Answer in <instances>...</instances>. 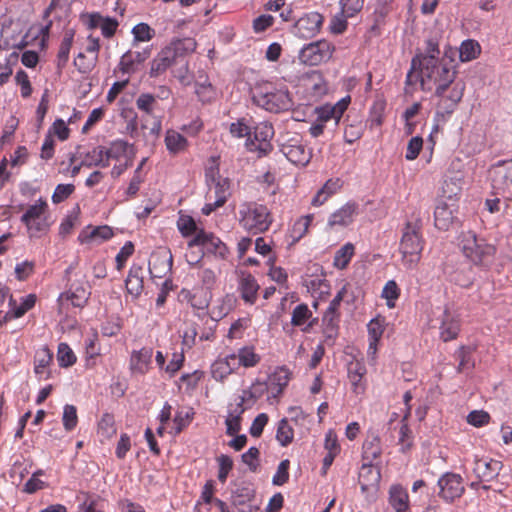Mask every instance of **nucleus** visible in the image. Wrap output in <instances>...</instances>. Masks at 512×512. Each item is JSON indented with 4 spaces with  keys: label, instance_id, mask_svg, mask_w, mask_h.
<instances>
[{
    "label": "nucleus",
    "instance_id": "f257e3e1",
    "mask_svg": "<svg viewBox=\"0 0 512 512\" xmlns=\"http://www.w3.org/2000/svg\"><path fill=\"white\" fill-rule=\"evenodd\" d=\"M422 70L421 89L423 91L435 90L439 98L437 114L450 115L461 101L465 86L456 82L457 68L452 56L446 51L440 60H427L419 65Z\"/></svg>",
    "mask_w": 512,
    "mask_h": 512
},
{
    "label": "nucleus",
    "instance_id": "f03ea898",
    "mask_svg": "<svg viewBox=\"0 0 512 512\" xmlns=\"http://www.w3.org/2000/svg\"><path fill=\"white\" fill-rule=\"evenodd\" d=\"M458 247L463 256L475 266L489 268L494 262L496 246L474 231H462L458 237Z\"/></svg>",
    "mask_w": 512,
    "mask_h": 512
},
{
    "label": "nucleus",
    "instance_id": "7ed1b4c3",
    "mask_svg": "<svg viewBox=\"0 0 512 512\" xmlns=\"http://www.w3.org/2000/svg\"><path fill=\"white\" fill-rule=\"evenodd\" d=\"M424 244L421 219L407 221L402 229L399 243V252L405 268L413 269L417 266L421 259Z\"/></svg>",
    "mask_w": 512,
    "mask_h": 512
},
{
    "label": "nucleus",
    "instance_id": "20e7f679",
    "mask_svg": "<svg viewBox=\"0 0 512 512\" xmlns=\"http://www.w3.org/2000/svg\"><path fill=\"white\" fill-rule=\"evenodd\" d=\"M251 93L253 103L269 112L279 113L292 105L287 88L278 87L272 82L257 83Z\"/></svg>",
    "mask_w": 512,
    "mask_h": 512
},
{
    "label": "nucleus",
    "instance_id": "39448f33",
    "mask_svg": "<svg viewBox=\"0 0 512 512\" xmlns=\"http://www.w3.org/2000/svg\"><path fill=\"white\" fill-rule=\"evenodd\" d=\"M238 221L245 231L255 235L268 231L274 219L266 205L248 201L240 204Z\"/></svg>",
    "mask_w": 512,
    "mask_h": 512
},
{
    "label": "nucleus",
    "instance_id": "423d86ee",
    "mask_svg": "<svg viewBox=\"0 0 512 512\" xmlns=\"http://www.w3.org/2000/svg\"><path fill=\"white\" fill-rule=\"evenodd\" d=\"M195 43L191 39L177 40L161 49L150 63L149 75L156 78L164 74L175 63L178 54L183 49L193 51Z\"/></svg>",
    "mask_w": 512,
    "mask_h": 512
},
{
    "label": "nucleus",
    "instance_id": "0eeeda50",
    "mask_svg": "<svg viewBox=\"0 0 512 512\" xmlns=\"http://www.w3.org/2000/svg\"><path fill=\"white\" fill-rule=\"evenodd\" d=\"M335 51L334 45L328 40L321 39L304 45L298 54L302 64L316 66L327 62Z\"/></svg>",
    "mask_w": 512,
    "mask_h": 512
},
{
    "label": "nucleus",
    "instance_id": "6e6552de",
    "mask_svg": "<svg viewBox=\"0 0 512 512\" xmlns=\"http://www.w3.org/2000/svg\"><path fill=\"white\" fill-rule=\"evenodd\" d=\"M252 135L246 141V147L250 152H256L258 157L267 156L272 150L271 139L274 136L273 126L262 122L252 127Z\"/></svg>",
    "mask_w": 512,
    "mask_h": 512
},
{
    "label": "nucleus",
    "instance_id": "1a4fd4ad",
    "mask_svg": "<svg viewBox=\"0 0 512 512\" xmlns=\"http://www.w3.org/2000/svg\"><path fill=\"white\" fill-rule=\"evenodd\" d=\"M207 185L206 203L202 208L204 215H210L212 212L222 207L230 195V180L228 178Z\"/></svg>",
    "mask_w": 512,
    "mask_h": 512
},
{
    "label": "nucleus",
    "instance_id": "9d476101",
    "mask_svg": "<svg viewBox=\"0 0 512 512\" xmlns=\"http://www.w3.org/2000/svg\"><path fill=\"white\" fill-rule=\"evenodd\" d=\"M48 210L46 200L40 198L35 204L30 205L21 217V222L25 224L31 235L47 230L48 225L45 222L44 215Z\"/></svg>",
    "mask_w": 512,
    "mask_h": 512
},
{
    "label": "nucleus",
    "instance_id": "9b49d317",
    "mask_svg": "<svg viewBox=\"0 0 512 512\" xmlns=\"http://www.w3.org/2000/svg\"><path fill=\"white\" fill-rule=\"evenodd\" d=\"M493 189L499 192L512 191V159L501 160L492 165L489 170Z\"/></svg>",
    "mask_w": 512,
    "mask_h": 512
},
{
    "label": "nucleus",
    "instance_id": "f8f14e48",
    "mask_svg": "<svg viewBox=\"0 0 512 512\" xmlns=\"http://www.w3.org/2000/svg\"><path fill=\"white\" fill-rule=\"evenodd\" d=\"M291 378L292 373L289 368L286 366L276 367L275 370L268 375L267 381H264L267 386L268 400L272 399L278 402Z\"/></svg>",
    "mask_w": 512,
    "mask_h": 512
},
{
    "label": "nucleus",
    "instance_id": "ddd939ff",
    "mask_svg": "<svg viewBox=\"0 0 512 512\" xmlns=\"http://www.w3.org/2000/svg\"><path fill=\"white\" fill-rule=\"evenodd\" d=\"M438 487L439 497L446 502H453L460 498L465 491L462 477L452 472L445 473L439 478Z\"/></svg>",
    "mask_w": 512,
    "mask_h": 512
},
{
    "label": "nucleus",
    "instance_id": "4468645a",
    "mask_svg": "<svg viewBox=\"0 0 512 512\" xmlns=\"http://www.w3.org/2000/svg\"><path fill=\"white\" fill-rule=\"evenodd\" d=\"M323 22L324 17L320 13H306L295 22L293 33L302 39L312 38L320 32Z\"/></svg>",
    "mask_w": 512,
    "mask_h": 512
},
{
    "label": "nucleus",
    "instance_id": "2eb2a0df",
    "mask_svg": "<svg viewBox=\"0 0 512 512\" xmlns=\"http://www.w3.org/2000/svg\"><path fill=\"white\" fill-rule=\"evenodd\" d=\"M281 152L291 163L299 166H306L312 158V150L297 138H291L283 143Z\"/></svg>",
    "mask_w": 512,
    "mask_h": 512
},
{
    "label": "nucleus",
    "instance_id": "dca6fc26",
    "mask_svg": "<svg viewBox=\"0 0 512 512\" xmlns=\"http://www.w3.org/2000/svg\"><path fill=\"white\" fill-rule=\"evenodd\" d=\"M201 246L209 253H213L221 258H225L228 254L226 245L213 233L200 229L197 234L188 242V247L193 248Z\"/></svg>",
    "mask_w": 512,
    "mask_h": 512
},
{
    "label": "nucleus",
    "instance_id": "f3484780",
    "mask_svg": "<svg viewBox=\"0 0 512 512\" xmlns=\"http://www.w3.org/2000/svg\"><path fill=\"white\" fill-rule=\"evenodd\" d=\"M501 469V462L493 459H475L473 473L477 482H472L471 487H476L480 482H489L496 478Z\"/></svg>",
    "mask_w": 512,
    "mask_h": 512
},
{
    "label": "nucleus",
    "instance_id": "a211bd4d",
    "mask_svg": "<svg viewBox=\"0 0 512 512\" xmlns=\"http://www.w3.org/2000/svg\"><path fill=\"white\" fill-rule=\"evenodd\" d=\"M350 102V96H346L335 104H324L317 107L315 109L317 120L325 124L333 119L337 125L345 111L348 109Z\"/></svg>",
    "mask_w": 512,
    "mask_h": 512
},
{
    "label": "nucleus",
    "instance_id": "6ab92c4d",
    "mask_svg": "<svg viewBox=\"0 0 512 512\" xmlns=\"http://www.w3.org/2000/svg\"><path fill=\"white\" fill-rule=\"evenodd\" d=\"M358 213L359 205L354 201H349L329 216L327 225L330 228L347 227L354 222Z\"/></svg>",
    "mask_w": 512,
    "mask_h": 512
},
{
    "label": "nucleus",
    "instance_id": "aec40b11",
    "mask_svg": "<svg viewBox=\"0 0 512 512\" xmlns=\"http://www.w3.org/2000/svg\"><path fill=\"white\" fill-rule=\"evenodd\" d=\"M461 322L457 315L446 308L440 318L439 334L444 342L455 340L460 332Z\"/></svg>",
    "mask_w": 512,
    "mask_h": 512
},
{
    "label": "nucleus",
    "instance_id": "412c9836",
    "mask_svg": "<svg viewBox=\"0 0 512 512\" xmlns=\"http://www.w3.org/2000/svg\"><path fill=\"white\" fill-rule=\"evenodd\" d=\"M266 393L267 386L264 381L255 379L248 388L241 391V394L236 399V403L248 410Z\"/></svg>",
    "mask_w": 512,
    "mask_h": 512
},
{
    "label": "nucleus",
    "instance_id": "4be33fe9",
    "mask_svg": "<svg viewBox=\"0 0 512 512\" xmlns=\"http://www.w3.org/2000/svg\"><path fill=\"white\" fill-rule=\"evenodd\" d=\"M153 349L143 347L133 350L129 360V369L132 375H145L151 368Z\"/></svg>",
    "mask_w": 512,
    "mask_h": 512
},
{
    "label": "nucleus",
    "instance_id": "5701e85b",
    "mask_svg": "<svg viewBox=\"0 0 512 512\" xmlns=\"http://www.w3.org/2000/svg\"><path fill=\"white\" fill-rule=\"evenodd\" d=\"M172 268V255L167 250L152 253L149 260V272L153 278L165 277Z\"/></svg>",
    "mask_w": 512,
    "mask_h": 512
},
{
    "label": "nucleus",
    "instance_id": "b1692460",
    "mask_svg": "<svg viewBox=\"0 0 512 512\" xmlns=\"http://www.w3.org/2000/svg\"><path fill=\"white\" fill-rule=\"evenodd\" d=\"M347 371L352 392L356 395L364 394L367 387L365 379L367 369L364 363L359 360L351 361L348 364Z\"/></svg>",
    "mask_w": 512,
    "mask_h": 512
},
{
    "label": "nucleus",
    "instance_id": "393cba45",
    "mask_svg": "<svg viewBox=\"0 0 512 512\" xmlns=\"http://www.w3.org/2000/svg\"><path fill=\"white\" fill-rule=\"evenodd\" d=\"M91 295L84 282L73 283L69 290L60 294V301H70L73 307L83 308Z\"/></svg>",
    "mask_w": 512,
    "mask_h": 512
},
{
    "label": "nucleus",
    "instance_id": "a878e982",
    "mask_svg": "<svg viewBox=\"0 0 512 512\" xmlns=\"http://www.w3.org/2000/svg\"><path fill=\"white\" fill-rule=\"evenodd\" d=\"M150 57V49L145 48L142 51L128 50L125 52L119 62V69L122 73H134L138 66L143 64Z\"/></svg>",
    "mask_w": 512,
    "mask_h": 512
},
{
    "label": "nucleus",
    "instance_id": "bb28decb",
    "mask_svg": "<svg viewBox=\"0 0 512 512\" xmlns=\"http://www.w3.org/2000/svg\"><path fill=\"white\" fill-rule=\"evenodd\" d=\"M317 318H313V313L307 304H298L291 313V325L294 327H302L305 333L316 324Z\"/></svg>",
    "mask_w": 512,
    "mask_h": 512
},
{
    "label": "nucleus",
    "instance_id": "cd10ccee",
    "mask_svg": "<svg viewBox=\"0 0 512 512\" xmlns=\"http://www.w3.org/2000/svg\"><path fill=\"white\" fill-rule=\"evenodd\" d=\"M52 361L53 353L47 346H43L36 351L34 357V373L39 380H47L51 377L49 367Z\"/></svg>",
    "mask_w": 512,
    "mask_h": 512
},
{
    "label": "nucleus",
    "instance_id": "c85d7f7f",
    "mask_svg": "<svg viewBox=\"0 0 512 512\" xmlns=\"http://www.w3.org/2000/svg\"><path fill=\"white\" fill-rule=\"evenodd\" d=\"M303 86L312 97H321L328 91L327 82L320 71H311L303 79Z\"/></svg>",
    "mask_w": 512,
    "mask_h": 512
},
{
    "label": "nucleus",
    "instance_id": "c756f323",
    "mask_svg": "<svg viewBox=\"0 0 512 512\" xmlns=\"http://www.w3.org/2000/svg\"><path fill=\"white\" fill-rule=\"evenodd\" d=\"M113 231L107 226H96L93 227L91 225L85 227L79 234L78 240L82 243H91V242H104L112 238Z\"/></svg>",
    "mask_w": 512,
    "mask_h": 512
},
{
    "label": "nucleus",
    "instance_id": "7c9ffc66",
    "mask_svg": "<svg viewBox=\"0 0 512 512\" xmlns=\"http://www.w3.org/2000/svg\"><path fill=\"white\" fill-rule=\"evenodd\" d=\"M260 286L255 277L250 273H243L239 279L238 290L241 298L248 304L252 305L257 300L258 290Z\"/></svg>",
    "mask_w": 512,
    "mask_h": 512
},
{
    "label": "nucleus",
    "instance_id": "2f4dec72",
    "mask_svg": "<svg viewBox=\"0 0 512 512\" xmlns=\"http://www.w3.org/2000/svg\"><path fill=\"white\" fill-rule=\"evenodd\" d=\"M143 268L140 265L133 264L128 272L125 286L127 293L133 298L141 295L144 289Z\"/></svg>",
    "mask_w": 512,
    "mask_h": 512
},
{
    "label": "nucleus",
    "instance_id": "473e14b6",
    "mask_svg": "<svg viewBox=\"0 0 512 512\" xmlns=\"http://www.w3.org/2000/svg\"><path fill=\"white\" fill-rule=\"evenodd\" d=\"M342 187V181L339 178L328 179L323 187L317 191L311 200V205L320 207L325 204L330 197L336 194Z\"/></svg>",
    "mask_w": 512,
    "mask_h": 512
},
{
    "label": "nucleus",
    "instance_id": "72a5a7b5",
    "mask_svg": "<svg viewBox=\"0 0 512 512\" xmlns=\"http://www.w3.org/2000/svg\"><path fill=\"white\" fill-rule=\"evenodd\" d=\"M246 409L242 406L235 404H230L228 407V415L225 419L226 425V434L229 436H234L238 434L241 430V422L242 416Z\"/></svg>",
    "mask_w": 512,
    "mask_h": 512
},
{
    "label": "nucleus",
    "instance_id": "f704fd0d",
    "mask_svg": "<svg viewBox=\"0 0 512 512\" xmlns=\"http://www.w3.org/2000/svg\"><path fill=\"white\" fill-rule=\"evenodd\" d=\"M454 220L451 207L444 201L437 203L434 210V225L437 229L447 231Z\"/></svg>",
    "mask_w": 512,
    "mask_h": 512
},
{
    "label": "nucleus",
    "instance_id": "c9c22d12",
    "mask_svg": "<svg viewBox=\"0 0 512 512\" xmlns=\"http://www.w3.org/2000/svg\"><path fill=\"white\" fill-rule=\"evenodd\" d=\"M165 146L170 154H179L188 148V140L178 131L169 129L165 133Z\"/></svg>",
    "mask_w": 512,
    "mask_h": 512
},
{
    "label": "nucleus",
    "instance_id": "e433bc0d",
    "mask_svg": "<svg viewBox=\"0 0 512 512\" xmlns=\"http://www.w3.org/2000/svg\"><path fill=\"white\" fill-rule=\"evenodd\" d=\"M422 81V70L419 68V61L412 59L411 68L406 75L404 92L412 96L420 87Z\"/></svg>",
    "mask_w": 512,
    "mask_h": 512
},
{
    "label": "nucleus",
    "instance_id": "4c0bfd02",
    "mask_svg": "<svg viewBox=\"0 0 512 512\" xmlns=\"http://www.w3.org/2000/svg\"><path fill=\"white\" fill-rule=\"evenodd\" d=\"M380 480V472L373 467L372 463H364L359 471V484L362 491L369 490L370 487L376 485Z\"/></svg>",
    "mask_w": 512,
    "mask_h": 512
},
{
    "label": "nucleus",
    "instance_id": "58836bf2",
    "mask_svg": "<svg viewBox=\"0 0 512 512\" xmlns=\"http://www.w3.org/2000/svg\"><path fill=\"white\" fill-rule=\"evenodd\" d=\"M74 41L73 30L65 32L57 53L56 65L59 70H62L69 61V54Z\"/></svg>",
    "mask_w": 512,
    "mask_h": 512
},
{
    "label": "nucleus",
    "instance_id": "ea45409f",
    "mask_svg": "<svg viewBox=\"0 0 512 512\" xmlns=\"http://www.w3.org/2000/svg\"><path fill=\"white\" fill-rule=\"evenodd\" d=\"M37 301V297L35 294H29L21 299L20 305L16 306V301L10 296L9 306H10V314L13 319H18L24 316L29 310H31Z\"/></svg>",
    "mask_w": 512,
    "mask_h": 512
},
{
    "label": "nucleus",
    "instance_id": "a19ab883",
    "mask_svg": "<svg viewBox=\"0 0 512 512\" xmlns=\"http://www.w3.org/2000/svg\"><path fill=\"white\" fill-rule=\"evenodd\" d=\"M236 355L238 357L237 363L244 368L256 367L261 361V356L256 353L255 347L252 345L239 348Z\"/></svg>",
    "mask_w": 512,
    "mask_h": 512
},
{
    "label": "nucleus",
    "instance_id": "79ce46f5",
    "mask_svg": "<svg viewBox=\"0 0 512 512\" xmlns=\"http://www.w3.org/2000/svg\"><path fill=\"white\" fill-rule=\"evenodd\" d=\"M363 452V460L372 463L378 457H380L382 453L381 448V440L378 436L368 437L362 446Z\"/></svg>",
    "mask_w": 512,
    "mask_h": 512
},
{
    "label": "nucleus",
    "instance_id": "37998d69",
    "mask_svg": "<svg viewBox=\"0 0 512 512\" xmlns=\"http://www.w3.org/2000/svg\"><path fill=\"white\" fill-rule=\"evenodd\" d=\"M473 349L470 346L462 345L455 351V357L459 360L457 372L463 373L474 368V359L472 357Z\"/></svg>",
    "mask_w": 512,
    "mask_h": 512
},
{
    "label": "nucleus",
    "instance_id": "c03bdc74",
    "mask_svg": "<svg viewBox=\"0 0 512 512\" xmlns=\"http://www.w3.org/2000/svg\"><path fill=\"white\" fill-rule=\"evenodd\" d=\"M389 503L394 510L408 508L409 495L402 486L394 485L389 491Z\"/></svg>",
    "mask_w": 512,
    "mask_h": 512
},
{
    "label": "nucleus",
    "instance_id": "a18cd8bd",
    "mask_svg": "<svg viewBox=\"0 0 512 512\" xmlns=\"http://www.w3.org/2000/svg\"><path fill=\"white\" fill-rule=\"evenodd\" d=\"M85 166H109V162L106 157V148L103 146H97L88 152L83 160Z\"/></svg>",
    "mask_w": 512,
    "mask_h": 512
},
{
    "label": "nucleus",
    "instance_id": "49530a36",
    "mask_svg": "<svg viewBox=\"0 0 512 512\" xmlns=\"http://www.w3.org/2000/svg\"><path fill=\"white\" fill-rule=\"evenodd\" d=\"M481 52L480 44L472 39L462 42L459 48V57L461 62H469L476 59Z\"/></svg>",
    "mask_w": 512,
    "mask_h": 512
},
{
    "label": "nucleus",
    "instance_id": "de8ad7c7",
    "mask_svg": "<svg viewBox=\"0 0 512 512\" xmlns=\"http://www.w3.org/2000/svg\"><path fill=\"white\" fill-rule=\"evenodd\" d=\"M276 439L283 447L291 444L294 439V429L286 418H283L278 422Z\"/></svg>",
    "mask_w": 512,
    "mask_h": 512
},
{
    "label": "nucleus",
    "instance_id": "09e8293b",
    "mask_svg": "<svg viewBox=\"0 0 512 512\" xmlns=\"http://www.w3.org/2000/svg\"><path fill=\"white\" fill-rule=\"evenodd\" d=\"M439 41L436 38H429L425 43V50L423 54L417 55L413 59L419 61V65L424 64L427 60H440Z\"/></svg>",
    "mask_w": 512,
    "mask_h": 512
},
{
    "label": "nucleus",
    "instance_id": "8fccbe9b",
    "mask_svg": "<svg viewBox=\"0 0 512 512\" xmlns=\"http://www.w3.org/2000/svg\"><path fill=\"white\" fill-rule=\"evenodd\" d=\"M354 253V245L352 243H346L335 253L333 261L334 266L338 269H345L354 256Z\"/></svg>",
    "mask_w": 512,
    "mask_h": 512
},
{
    "label": "nucleus",
    "instance_id": "3c124183",
    "mask_svg": "<svg viewBox=\"0 0 512 512\" xmlns=\"http://www.w3.org/2000/svg\"><path fill=\"white\" fill-rule=\"evenodd\" d=\"M313 219V214H308L300 217L294 222L291 229V237L293 238V241H299L307 234Z\"/></svg>",
    "mask_w": 512,
    "mask_h": 512
},
{
    "label": "nucleus",
    "instance_id": "603ef678",
    "mask_svg": "<svg viewBox=\"0 0 512 512\" xmlns=\"http://www.w3.org/2000/svg\"><path fill=\"white\" fill-rule=\"evenodd\" d=\"M57 361L62 368L71 367L76 363L77 357L67 343L62 342L58 345Z\"/></svg>",
    "mask_w": 512,
    "mask_h": 512
},
{
    "label": "nucleus",
    "instance_id": "864d4df0",
    "mask_svg": "<svg viewBox=\"0 0 512 512\" xmlns=\"http://www.w3.org/2000/svg\"><path fill=\"white\" fill-rule=\"evenodd\" d=\"M386 103L383 100H377L373 103L368 119L370 129L380 127L384 122Z\"/></svg>",
    "mask_w": 512,
    "mask_h": 512
},
{
    "label": "nucleus",
    "instance_id": "5fc2aeb1",
    "mask_svg": "<svg viewBox=\"0 0 512 512\" xmlns=\"http://www.w3.org/2000/svg\"><path fill=\"white\" fill-rule=\"evenodd\" d=\"M229 132L233 137L243 138L252 135V126L250 123V119L245 117L238 119L236 122L230 124Z\"/></svg>",
    "mask_w": 512,
    "mask_h": 512
},
{
    "label": "nucleus",
    "instance_id": "6e6d98bb",
    "mask_svg": "<svg viewBox=\"0 0 512 512\" xmlns=\"http://www.w3.org/2000/svg\"><path fill=\"white\" fill-rule=\"evenodd\" d=\"M133 46L139 42H148L155 36V31L147 23H139L132 29Z\"/></svg>",
    "mask_w": 512,
    "mask_h": 512
},
{
    "label": "nucleus",
    "instance_id": "4d7b16f0",
    "mask_svg": "<svg viewBox=\"0 0 512 512\" xmlns=\"http://www.w3.org/2000/svg\"><path fill=\"white\" fill-rule=\"evenodd\" d=\"M381 296L386 300L388 308L392 309L396 305V300L400 297V288L394 280H389L384 285Z\"/></svg>",
    "mask_w": 512,
    "mask_h": 512
},
{
    "label": "nucleus",
    "instance_id": "13d9d810",
    "mask_svg": "<svg viewBox=\"0 0 512 512\" xmlns=\"http://www.w3.org/2000/svg\"><path fill=\"white\" fill-rule=\"evenodd\" d=\"M197 277L199 278L202 287L206 290H211L217 282L216 272L209 267H205L204 263L199 265Z\"/></svg>",
    "mask_w": 512,
    "mask_h": 512
},
{
    "label": "nucleus",
    "instance_id": "bf43d9fd",
    "mask_svg": "<svg viewBox=\"0 0 512 512\" xmlns=\"http://www.w3.org/2000/svg\"><path fill=\"white\" fill-rule=\"evenodd\" d=\"M409 416L410 411L408 410L401 421L399 429V443L402 445L403 451L410 449L412 446V431L406 422Z\"/></svg>",
    "mask_w": 512,
    "mask_h": 512
},
{
    "label": "nucleus",
    "instance_id": "052dcab7",
    "mask_svg": "<svg viewBox=\"0 0 512 512\" xmlns=\"http://www.w3.org/2000/svg\"><path fill=\"white\" fill-rule=\"evenodd\" d=\"M62 422L66 431H72L77 426L78 416L74 405L66 404L64 406Z\"/></svg>",
    "mask_w": 512,
    "mask_h": 512
},
{
    "label": "nucleus",
    "instance_id": "680f3d73",
    "mask_svg": "<svg viewBox=\"0 0 512 512\" xmlns=\"http://www.w3.org/2000/svg\"><path fill=\"white\" fill-rule=\"evenodd\" d=\"M17 62V55L11 54L3 62H0V86L6 84L13 73V65Z\"/></svg>",
    "mask_w": 512,
    "mask_h": 512
},
{
    "label": "nucleus",
    "instance_id": "e2e57ef3",
    "mask_svg": "<svg viewBox=\"0 0 512 512\" xmlns=\"http://www.w3.org/2000/svg\"><path fill=\"white\" fill-rule=\"evenodd\" d=\"M98 430L103 436H105L107 438H110L113 435H115L116 427H115L114 416L109 413L103 414L98 423Z\"/></svg>",
    "mask_w": 512,
    "mask_h": 512
},
{
    "label": "nucleus",
    "instance_id": "0e129e2a",
    "mask_svg": "<svg viewBox=\"0 0 512 512\" xmlns=\"http://www.w3.org/2000/svg\"><path fill=\"white\" fill-rule=\"evenodd\" d=\"M156 104L157 102L155 96L150 93H142L136 99V107L138 110L148 115L153 113Z\"/></svg>",
    "mask_w": 512,
    "mask_h": 512
},
{
    "label": "nucleus",
    "instance_id": "69168bd1",
    "mask_svg": "<svg viewBox=\"0 0 512 512\" xmlns=\"http://www.w3.org/2000/svg\"><path fill=\"white\" fill-rule=\"evenodd\" d=\"M177 227L183 237L196 235L199 231L195 220L191 216H181L177 221Z\"/></svg>",
    "mask_w": 512,
    "mask_h": 512
},
{
    "label": "nucleus",
    "instance_id": "338daca9",
    "mask_svg": "<svg viewBox=\"0 0 512 512\" xmlns=\"http://www.w3.org/2000/svg\"><path fill=\"white\" fill-rule=\"evenodd\" d=\"M251 325V318L250 317H243L236 320L234 323H232L229 332L228 337L231 339H240L243 335V332L250 327Z\"/></svg>",
    "mask_w": 512,
    "mask_h": 512
},
{
    "label": "nucleus",
    "instance_id": "774afa93",
    "mask_svg": "<svg viewBox=\"0 0 512 512\" xmlns=\"http://www.w3.org/2000/svg\"><path fill=\"white\" fill-rule=\"evenodd\" d=\"M364 126L362 122L349 124L344 131V139L347 143L352 144L362 137Z\"/></svg>",
    "mask_w": 512,
    "mask_h": 512
}]
</instances>
